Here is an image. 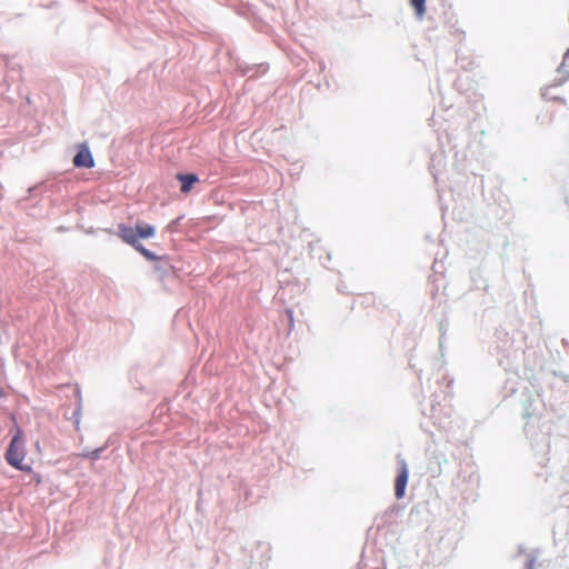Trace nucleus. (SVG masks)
<instances>
[{
    "mask_svg": "<svg viewBox=\"0 0 569 569\" xmlns=\"http://www.w3.org/2000/svg\"><path fill=\"white\" fill-rule=\"evenodd\" d=\"M408 478H409V472H408L407 465H406V462H402L399 473L395 480V495L398 499H401L405 496Z\"/></svg>",
    "mask_w": 569,
    "mask_h": 569,
    "instance_id": "20e7f679",
    "label": "nucleus"
},
{
    "mask_svg": "<svg viewBox=\"0 0 569 569\" xmlns=\"http://www.w3.org/2000/svg\"><path fill=\"white\" fill-rule=\"evenodd\" d=\"M566 66H569V49L565 53L563 60H562V63H561V67H566Z\"/></svg>",
    "mask_w": 569,
    "mask_h": 569,
    "instance_id": "0eeeda50",
    "label": "nucleus"
},
{
    "mask_svg": "<svg viewBox=\"0 0 569 569\" xmlns=\"http://www.w3.org/2000/svg\"><path fill=\"white\" fill-rule=\"evenodd\" d=\"M177 179L181 182V192L183 193H188L192 189L193 184L199 181V178L192 173H179Z\"/></svg>",
    "mask_w": 569,
    "mask_h": 569,
    "instance_id": "39448f33",
    "label": "nucleus"
},
{
    "mask_svg": "<svg viewBox=\"0 0 569 569\" xmlns=\"http://www.w3.org/2000/svg\"><path fill=\"white\" fill-rule=\"evenodd\" d=\"M6 459L9 465L12 467L24 470V467L22 466V461L24 459V447L23 441L21 439V431L18 430L17 433L13 436L10 446L6 452Z\"/></svg>",
    "mask_w": 569,
    "mask_h": 569,
    "instance_id": "f03ea898",
    "label": "nucleus"
},
{
    "mask_svg": "<svg viewBox=\"0 0 569 569\" xmlns=\"http://www.w3.org/2000/svg\"><path fill=\"white\" fill-rule=\"evenodd\" d=\"M1 396H3V391H2V389L0 388V397H1Z\"/></svg>",
    "mask_w": 569,
    "mask_h": 569,
    "instance_id": "1a4fd4ad",
    "label": "nucleus"
},
{
    "mask_svg": "<svg viewBox=\"0 0 569 569\" xmlns=\"http://www.w3.org/2000/svg\"><path fill=\"white\" fill-rule=\"evenodd\" d=\"M156 234V228L147 223H137L136 227H130L124 223L118 224V237L127 244L134 248L147 260L157 261L158 256L144 248L139 239H150Z\"/></svg>",
    "mask_w": 569,
    "mask_h": 569,
    "instance_id": "f257e3e1",
    "label": "nucleus"
},
{
    "mask_svg": "<svg viewBox=\"0 0 569 569\" xmlns=\"http://www.w3.org/2000/svg\"><path fill=\"white\" fill-rule=\"evenodd\" d=\"M73 166L79 168H92L94 166L93 156L87 144H78L77 153L73 157Z\"/></svg>",
    "mask_w": 569,
    "mask_h": 569,
    "instance_id": "7ed1b4c3",
    "label": "nucleus"
},
{
    "mask_svg": "<svg viewBox=\"0 0 569 569\" xmlns=\"http://www.w3.org/2000/svg\"><path fill=\"white\" fill-rule=\"evenodd\" d=\"M426 0H411V6L416 11L418 19H422L426 12Z\"/></svg>",
    "mask_w": 569,
    "mask_h": 569,
    "instance_id": "423d86ee",
    "label": "nucleus"
},
{
    "mask_svg": "<svg viewBox=\"0 0 569 569\" xmlns=\"http://www.w3.org/2000/svg\"><path fill=\"white\" fill-rule=\"evenodd\" d=\"M526 569H535V560L533 559H530L527 563V568Z\"/></svg>",
    "mask_w": 569,
    "mask_h": 569,
    "instance_id": "6e6552de",
    "label": "nucleus"
}]
</instances>
